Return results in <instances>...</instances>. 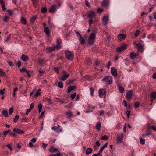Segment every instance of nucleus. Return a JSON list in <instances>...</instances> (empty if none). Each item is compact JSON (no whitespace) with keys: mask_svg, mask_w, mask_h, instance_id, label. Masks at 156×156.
Listing matches in <instances>:
<instances>
[{"mask_svg":"<svg viewBox=\"0 0 156 156\" xmlns=\"http://www.w3.org/2000/svg\"><path fill=\"white\" fill-rule=\"evenodd\" d=\"M56 45L53 47H48L46 49L47 52L51 53L54 51L55 49H59L61 48V40L57 39L56 40Z\"/></svg>","mask_w":156,"mask_h":156,"instance_id":"nucleus-1","label":"nucleus"},{"mask_svg":"<svg viewBox=\"0 0 156 156\" xmlns=\"http://www.w3.org/2000/svg\"><path fill=\"white\" fill-rule=\"evenodd\" d=\"M96 15V14L95 12L93 11H90L88 12L87 14V17L90 18L89 22L90 26H91V24L93 23V18H94Z\"/></svg>","mask_w":156,"mask_h":156,"instance_id":"nucleus-2","label":"nucleus"},{"mask_svg":"<svg viewBox=\"0 0 156 156\" xmlns=\"http://www.w3.org/2000/svg\"><path fill=\"white\" fill-rule=\"evenodd\" d=\"M96 34L94 32L92 33L89 37V44L90 45H93L95 41Z\"/></svg>","mask_w":156,"mask_h":156,"instance_id":"nucleus-3","label":"nucleus"},{"mask_svg":"<svg viewBox=\"0 0 156 156\" xmlns=\"http://www.w3.org/2000/svg\"><path fill=\"white\" fill-rule=\"evenodd\" d=\"M65 56L66 58L70 60H72L73 58V53L72 52H70L68 50L65 51Z\"/></svg>","mask_w":156,"mask_h":156,"instance_id":"nucleus-4","label":"nucleus"},{"mask_svg":"<svg viewBox=\"0 0 156 156\" xmlns=\"http://www.w3.org/2000/svg\"><path fill=\"white\" fill-rule=\"evenodd\" d=\"M106 90L105 89H100L99 90V96L101 98H105L106 96Z\"/></svg>","mask_w":156,"mask_h":156,"instance_id":"nucleus-5","label":"nucleus"},{"mask_svg":"<svg viewBox=\"0 0 156 156\" xmlns=\"http://www.w3.org/2000/svg\"><path fill=\"white\" fill-rule=\"evenodd\" d=\"M127 45L125 44H121L120 47L117 48V51L118 52H121L126 49Z\"/></svg>","mask_w":156,"mask_h":156,"instance_id":"nucleus-6","label":"nucleus"},{"mask_svg":"<svg viewBox=\"0 0 156 156\" xmlns=\"http://www.w3.org/2000/svg\"><path fill=\"white\" fill-rule=\"evenodd\" d=\"M109 17L108 15L104 16L102 19V23L104 26H106L108 24V22L109 20Z\"/></svg>","mask_w":156,"mask_h":156,"instance_id":"nucleus-7","label":"nucleus"},{"mask_svg":"<svg viewBox=\"0 0 156 156\" xmlns=\"http://www.w3.org/2000/svg\"><path fill=\"white\" fill-rule=\"evenodd\" d=\"M60 127L61 126L58 125L57 126H55L52 127L51 129L54 131L59 133L62 131V129Z\"/></svg>","mask_w":156,"mask_h":156,"instance_id":"nucleus-8","label":"nucleus"},{"mask_svg":"<svg viewBox=\"0 0 156 156\" xmlns=\"http://www.w3.org/2000/svg\"><path fill=\"white\" fill-rule=\"evenodd\" d=\"M136 47L137 48L138 51L142 52L143 51L144 46L141 43H138L136 45Z\"/></svg>","mask_w":156,"mask_h":156,"instance_id":"nucleus-9","label":"nucleus"},{"mask_svg":"<svg viewBox=\"0 0 156 156\" xmlns=\"http://www.w3.org/2000/svg\"><path fill=\"white\" fill-rule=\"evenodd\" d=\"M133 91L131 90H129L126 93V97L127 99L130 101L131 100L132 97V93Z\"/></svg>","mask_w":156,"mask_h":156,"instance_id":"nucleus-10","label":"nucleus"},{"mask_svg":"<svg viewBox=\"0 0 156 156\" xmlns=\"http://www.w3.org/2000/svg\"><path fill=\"white\" fill-rule=\"evenodd\" d=\"M13 131L16 133L21 135L23 134L24 133V131L17 128H14L13 129Z\"/></svg>","mask_w":156,"mask_h":156,"instance_id":"nucleus-11","label":"nucleus"},{"mask_svg":"<svg viewBox=\"0 0 156 156\" xmlns=\"http://www.w3.org/2000/svg\"><path fill=\"white\" fill-rule=\"evenodd\" d=\"M124 137L123 133H121L120 135H119L117 139V141L118 143H119L122 142Z\"/></svg>","mask_w":156,"mask_h":156,"instance_id":"nucleus-12","label":"nucleus"},{"mask_svg":"<svg viewBox=\"0 0 156 156\" xmlns=\"http://www.w3.org/2000/svg\"><path fill=\"white\" fill-rule=\"evenodd\" d=\"M56 6L55 5H52L50 6L49 9V12L50 13H53L56 11Z\"/></svg>","mask_w":156,"mask_h":156,"instance_id":"nucleus-13","label":"nucleus"},{"mask_svg":"<svg viewBox=\"0 0 156 156\" xmlns=\"http://www.w3.org/2000/svg\"><path fill=\"white\" fill-rule=\"evenodd\" d=\"M111 74L114 76H116L117 75V69L115 67L111 68Z\"/></svg>","mask_w":156,"mask_h":156,"instance_id":"nucleus-14","label":"nucleus"},{"mask_svg":"<svg viewBox=\"0 0 156 156\" xmlns=\"http://www.w3.org/2000/svg\"><path fill=\"white\" fill-rule=\"evenodd\" d=\"M139 55V54L138 53H135L134 52H131L130 55V57L133 59H135L136 57L138 56Z\"/></svg>","mask_w":156,"mask_h":156,"instance_id":"nucleus-15","label":"nucleus"},{"mask_svg":"<svg viewBox=\"0 0 156 156\" xmlns=\"http://www.w3.org/2000/svg\"><path fill=\"white\" fill-rule=\"evenodd\" d=\"M49 151L51 153H54L58 151V150L56 148H54L53 146H51L49 149Z\"/></svg>","mask_w":156,"mask_h":156,"instance_id":"nucleus-16","label":"nucleus"},{"mask_svg":"<svg viewBox=\"0 0 156 156\" xmlns=\"http://www.w3.org/2000/svg\"><path fill=\"white\" fill-rule=\"evenodd\" d=\"M21 59L23 61L26 62L29 59L28 57L25 55L24 54H23L21 57Z\"/></svg>","mask_w":156,"mask_h":156,"instance_id":"nucleus-17","label":"nucleus"},{"mask_svg":"<svg viewBox=\"0 0 156 156\" xmlns=\"http://www.w3.org/2000/svg\"><path fill=\"white\" fill-rule=\"evenodd\" d=\"M126 36L125 35L123 34H120L118 36V38L119 40H122L125 39Z\"/></svg>","mask_w":156,"mask_h":156,"instance_id":"nucleus-18","label":"nucleus"},{"mask_svg":"<svg viewBox=\"0 0 156 156\" xmlns=\"http://www.w3.org/2000/svg\"><path fill=\"white\" fill-rule=\"evenodd\" d=\"M43 101L45 102H48L49 103V105H51L53 104L51 99L48 97L44 98L43 100Z\"/></svg>","mask_w":156,"mask_h":156,"instance_id":"nucleus-19","label":"nucleus"},{"mask_svg":"<svg viewBox=\"0 0 156 156\" xmlns=\"http://www.w3.org/2000/svg\"><path fill=\"white\" fill-rule=\"evenodd\" d=\"M76 86H69L68 88V93H69L72 91L73 90L76 88Z\"/></svg>","mask_w":156,"mask_h":156,"instance_id":"nucleus-20","label":"nucleus"},{"mask_svg":"<svg viewBox=\"0 0 156 156\" xmlns=\"http://www.w3.org/2000/svg\"><path fill=\"white\" fill-rule=\"evenodd\" d=\"M69 74H67L63 75L62 77L61 78L60 80L62 81H65L67 79V78L69 77Z\"/></svg>","mask_w":156,"mask_h":156,"instance_id":"nucleus-21","label":"nucleus"},{"mask_svg":"<svg viewBox=\"0 0 156 156\" xmlns=\"http://www.w3.org/2000/svg\"><path fill=\"white\" fill-rule=\"evenodd\" d=\"M44 31L47 35L49 36L50 32L49 30L48 27H44Z\"/></svg>","mask_w":156,"mask_h":156,"instance_id":"nucleus-22","label":"nucleus"},{"mask_svg":"<svg viewBox=\"0 0 156 156\" xmlns=\"http://www.w3.org/2000/svg\"><path fill=\"white\" fill-rule=\"evenodd\" d=\"M33 5L35 7H37L38 5V0H32Z\"/></svg>","mask_w":156,"mask_h":156,"instance_id":"nucleus-23","label":"nucleus"},{"mask_svg":"<svg viewBox=\"0 0 156 156\" xmlns=\"http://www.w3.org/2000/svg\"><path fill=\"white\" fill-rule=\"evenodd\" d=\"M93 150L91 148H88L86 151V155H88L90 154L92 152Z\"/></svg>","mask_w":156,"mask_h":156,"instance_id":"nucleus-24","label":"nucleus"},{"mask_svg":"<svg viewBox=\"0 0 156 156\" xmlns=\"http://www.w3.org/2000/svg\"><path fill=\"white\" fill-rule=\"evenodd\" d=\"M2 113L4 116L6 117L8 116V112L7 110H4L2 111Z\"/></svg>","mask_w":156,"mask_h":156,"instance_id":"nucleus-25","label":"nucleus"},{"mask_svg":"<svg viewBox=\"0 0 156 156\" xmlns=\"http://www.w3.org/2000/svg\"><path fill=\"white\" fill-rule=\"evenodd\" d=\"M79 39L80 41L81 44H83L85 43V40L81 36L79 37Z\"/></svg>","mask_w":156,"mask_h":156,"instance_id":"nucleus-26","label":"nucleus"},{"mask_svg":"<svg viewBox=\"0 0 156 156\" xmlns=\"http://www.w3.org/2000/svg\"><path fill=\"white\" fill-rule=\"evenodd\" d=\"M119 90L120 92L121 93H123L124 92V88L120 85H118Z\"/></svg>","mask_w":156,"mask_h":156,"instance_id":"nucleus-27","label":"nucleus"},{"mask_svg":"<svg viewBox=\"0 0 156 156\" xmlns=\"http://www.w3.org/2000/svg\"><path fill=\"white\" fill-rule=\"evenodd\" d=\"M0 76H6V75L5 72L3 71V70L1 69H0Z\"/></svg>","mask_w":156,"mask_h":156,"instance_id":"nucleus-28","label":"nucleus"},{"mask_svg":"<svg viewBox=\"0 0 156 156\" xmlns=\"http://www.w3.org/2000/svg\"><path fill=\"white\" fill-rule=\"evenodd\" d=\"M40 91H41V89H39L37 92L36 93V94L34 95L33 97L34 98H36L37 97L38 95H40Z\"/></svg>","mask_w":156,"mask_h":156,"instance_id":"nucleus-29","label":"nucleus"},{"mask_svg":"<svg viewBox=\"0 0 156 156\" xmlns=\"http://www.w3.org/2000/svg\"><path fill=\"white\" fill-rule=\"evenodd\" d=\"M21 22L24 25L26 24L27 23L26 20L25 18L23 17V16H22L21 18Z\"/></svg>","mask_w":156,"mask_h":156,"instance_id":"nucleus-30","label":"nucleus"},{"mask_svg":"<svg viewBox=\"0 0 156 156\" xmlns=\"http://www.w3.org/2000/svg\"><path fill=\"white\" fill-rule=\"evenodd\" d=\"M66 114L67 116L68 117H71L73 115V114H72V112L70 111L66 112Z\"/></svg>","mask_w":156,"mask_h":156,"instance_id":"nucleus-31","label":"nucleus"},{"mask_svg":"<svg viewBox=\"0 0 156 156\" xmlns=\"http://www.w3.org/2000/svg\"><path fill=\"white\" fill-rule=\"evenodd\" d=\"M37 63L41 65H43L44 62V60L43 59H38Z\"/></svg>","mask_w":156,"mask_h":156,"instance_id":"nucleus-32","label":"nucleus"},{"mask_svg":"<svg viewBox=\"0 0 156 156\" xmlns=\"http://www.w3.org/2000/svg\"><path fill=\"white\" fill-rule=\"evenodd\" d=\"M47 10V8L46 7H44L41 8V12L42 13H44L46 12Z\"/></svg>","mask_w":156,"mask_h":156,"instance_id":"nucleus-33","label":"nucleus"},{"mask_svg":"<svg viewBox=\"0 0 156 156\" xmlns=\"http://www.w3.org/2000/svg\"><path fill=\"white\" fill-rule=\"evenodd\" d=\"M151 98H156V92H153L150 94Z\"/></svg>","mask_w":156,"mask_h":156,"instance_id":"nucleus-34","label":"nucleus"},{"mask_svg":"<svg viewBox=\"0 0 156 156\" xmlns=\"http://www.w3.org/2000/svg\"><path fill=\"white\" fill-rule=\"evenodd\" d=\"M108 137L107 135H104L102 136L101 138V140H108Z\"/></svg>","mask_w":156,"mask_h":156,"instance_id":"nucleus-35","label":"nucleus"},{"mask_svg":"<svg viewBox=\"0 0 156 156\" xmlns=\"http://www.w3.org/2000/svg\"><path fill=\"white\" fill-rule=\"evenodd\" d=\"M106 82L109 85L111 84L112 82V80L111 77H110L109 79Z\"/></svg>","mask_w":156,"mask_h":156,"instance_id":"nucleus-36","label":"nucleus"},{"mask_svg":"<svg viewBox=\"0 0 156 156\" xmlns=\"http://www.w3.org/2000/svg\"><path fill=\"white\" fill-rule=\"evenodd\" d=\"M101 127V124L100 122L97 124L96 126V129L98 130H100Z\"/></svg>","mask_w":156,"mask_h":156,"instance_id":"nucleus-37","label":"nucleus"},{"mask_svg":"<svg viewBox=\"0 0 156 156\" xmlns=\"http://www.w3.org/2000/svg\"><path fill=\"white\" fill-rule=\"evenodd\" d=\"M103 5L105 6H107L108 5V3L107 0H103Z\"/></svg>","mask_w":156,"mask_h":156,"instance_id":"nucleus-38","label":"nucleus"},{"mask_svg":"<svg viewBox=\"0 0 156 156\" xmlns=\"http://www.w3.org/2000/svg\"><path fill=\"white\" fill-rule=\"evenodd\" d=\"M140 31L139 30H137L136 32L134 33V35L135 37L138 36L140 34Z\"/></svg>","mask_w":156,"mask_h":156,"instance_id":"nucleus-39","label":"nucleus"},{"mask_svg":"<svg viewBox=\"0 0 156 156\" xmlns=\"http://www.w3.org/2000/svg\"><path fill=\"white\" fill-rule=\"evenodd\" d=\"M19 119V116L18 115H16L15 116V117L13 120V121L14 122H16Z\"/></svg>","mask_w":156,"mask_h":156,"instance_id":"nucleus-40","label":"nucleus"},{"mask_svg":"<svg viewBox=\"0 0 156 156\" xmlns=\"http://www.w3.org/2000/svg\"><path fill=\"white\" fill-rule=\"evenodd\" d=\"M90 94L92 96H94V89L93 88V87H91L90 88Z\"/></svg>","mask_w":156,"mask_h":156,"instance_id":"nucleus-41","label":"nucleus"},{"mask_svg":"<svg viewBox=\"0 0 156 156\" xmlns=\"http://www.w3.org/2000/svg\"><path fill=\"white\" fill-rule=\"evenodd\" d=\"M13 108L12 107L9 110V115L12 114L13 112Z\"/></svg>","mask_w":156,"mask_h":156,"instance_id":"nucleus-42","label":"nucleus"},{"mask_svg":"<svg viewBox=\"0 0 156 156\" xmlns=\"http://www.w3.org/2000/svg\"><path fill=\"white\" fill-rule=\"evenodd\" d=\"M140 142L142 144H144L145 143V139H143L141 137L140 138Z\"/></svg>","mask_w":156,"mask_h":156,"instance_id":"nucleus-43","label":"nucleus"},{"mask_svg":"<svg viewBox=\"0 0 156 156\" xmlns=\"http://www.w3.org/2000/svg\"><path fill=\"white\" fill-rule=\"evenodd\" d=\"M109 76H105V77H104L103 79H102V80L103 81H107V80L109 79Z\"/></svg>","mask_w":156,"mask_h":156,"instance_id":"nucleus-44","label":"nucleus"},{"mask_svg":"<svg viewBox=\"0 0 156 156\" xmlns=\"http://www.w3.org/2000/svg\"><path fill=\"white\" fill-rule=\"evenodd\" d=\"M140 106V103L138 101H136L134 103V107L135 108H138Z\"/></svg>","mask_w":156,"mask_h":156,"instance_id":"nucleus-45","label":"nucleus"},{"mask_svg":"<svg viewBox=\"0 0 156 156\" xmlns=\"http://www.w3.org/2000/svg\"><path fill=\"white\" fill-rule=\"evenodd\" d=\"M58 86L60 88H62L63 87V83L61 82H59L58 83Z\"/></svg>","mask_w":156,"mask_h":156,"instance_id":"nucleus-46","label":"nucleus"},{"mask_svg":"<svg viewBox=\"0 0 156 156\" xmlns=\"http://www.w3.org/2000/svg\"><path fill=\"white\" fill-rule=\"evenodd\" d=\"M37 18L36 16H34L30 19V21L31 22H33L36 20Z\"/></svg>","mask_w":156,"mask_h":156,"instance_id":"nucleus-47","label":"nucleus"},{"mask_svg":"<svg viewBox=\"0 0 156 156\" xmlns=\"http://www.w3.org/2000/svg\"><path fill=\"white\" fill-rule=\"evenodd\" d=\"M42 107V105L41 104H39L38 106V108L39 109V112H40L41 111Z\"/></svg>","mask_w":156,"mask_h":156,"instance_id":"nucleus-48","label":"nucleus"},{"mask_svg":"<svg viewBox=\"0 0 156 156\" xmlns=\"http://www.w3.org/2000/svg\"><path fill=\"white\" fill-rule=\"evenodd\" d=\"M1 6L2 8V10L4 11H5L6 10V9L5 8L4 4L1 5Z\"/></svg>","mask_w":156,"mask_h":156,"instance_id":"nucleus-49","label":"nucleus"},{"mask_svg":"<svg viewBox=\"0 0 156 156\" xmlns=\"http://www.w3.org/2000/svg\"><path fill=\"white\" fill-rule=\"evenodd\" d=\"M25 72H26V73L27 74V75L28 77H31V74H30L31 72H30L27 70Z\"/></svg>","mask_w":156,"mask_h":156,"instance_id":"nucleus-50","label":"nucleus"},{"mask_svg":"<svg viewBox=\"0 0 156 156\" xmlns=\"http://www.w3.org/2000/svg\"><path fill=\"white\" fill-rule=\"evenodd\" d=\"M34 106V103H32L30 105V108L29 109H30L31 110L33 108Z\"/></svg>","mask_w":156,"mask_h":156,"instance_id":"nucleus-51","label":"nucleus"},{"mask_svg":"<svg viewBox=\"0 0 156 156\" xmlns=\"http://www.w3.org/2000/svg\"><path fill=\"white\" fill-rule=\"evenodd\" d=\"M9 19V17L7 16H5L3 18V21L5 22L7 21Z\"/></svg>","mask_w":156,"mask_h":156,"instance_id":"nucleus-52","label":"nucleus"},{"mask_svg":"<svg viewBox=\"0 0 156 156\" xmlns=\"http://www.w3.org/2000/svg\"><path fill=\"white\" fill-rule=\"evenodd\" d=\"M47 146V144H45V143H43L42 144V148L44 149L45 150L46 148V147Z\"/></svg>","mask_w":156,"mask_h":156,"instance_id":"nucleus-53","label":"nucleus"},{"mask_svg":"<svg viewBox=\"0 0 156 156\" xmlns=\"http://www.w3.org/2000/svg\"><path fill=\"white\" fill-rule=\"evenodd\" d=\"M76 93H75L74 94H73L71 95L70 97H71V98L72 99V100H73L74 99V98H75V97L76 96Z\"/></svg>","mask_w":156,"mask_h":156,"instance_id":"nucleus-54","label":"nucleus"},{"mask_svg":"<svg viewBox=\"0 0 156 156\" xmlns=\"http://www.w3.org/2000/svg\"><path fill=\"white\" fill-rule=\"evenodd\" d=\"M9 135L11 136H12L15 137H16L17 136V135H16L15 134L12 133H9Z\"/></svg>","mask_w":156,"mask_h":156,"instance_id":"nucleus-55","label":"nucleus"},{"mask_svg":"<svg viewBox=\"0 0 156 156\" xmlns=\"http://www.w3.org/2000/svg\"><path fill=\"white\" fill-rule=\"evenodd\" d=\"M5 90V89L0 90V94L1 95H3L4 93V91Z\"/></svg>","mask_w":156,"mask_h":156,"instance_id":"nucleus-56","label":"nucleus"},{"mask_svg":"<svg viewBox=\"0 0 156 156\" xmlns=\"http://www.w3.org/2000/svg\"><path fill=\"white\" fill-rule=\"evenodd\" d=\"M108 144V143H106L101 148L103 150L104 149V148L107 147Z\"/></svg>","mask_w":156,"mask_h":156,"instance_id":"nucleus-57","label":"nucleus"},{"mask_svg":"<svg viewBox=\"0 0 156 156\" xmlns=\"http://www.w3.org/2000/svg\"><path fill=\"white\" fill-rule=\"evenodd\" d=\"M85 4L88 7H89L90 6V4L87 0H85Z\"/></svg>","mask_w":156,"mask_h":156,"instance_id":"nucleus-58","label":"nucleus"},{"mask_svg":"<svg viewBox=\"0 0 156 156\" xmlns=\"http://www.w3.org/2000/svg\"><path fill=\"white\" fill-rule=\"evenodd\" d=\"M54 70L55 72H56L57 74H58L59 71V69L58 67H55L54 69Z\"/></svg>","mask_w":156,"mask_h":156,"instance_id":"nucleus-59","label":"nucleus"},{"mask_svg":"<svg viewBox=\"0 0 156 156\" xmlns=\"http://www.w3.org/2000/svg\"><path fill=\"white\" fill-rule=\"evenodd\" d=\"M27 70L26 68H23L20 69V71L21 72H26Z\"/></svg>","mask_w":156,"mask_h":156,"instance_id":"nucleus-60","label":"nucleus"},{"mask_svg":"<svg viewBox=\"0 0 156 156\" xmlns=\"http://www.w3.org/2000/svg\"><path fill=\"white\" fill-rule=\"evenodd\" d=\"M36 140H36V138H34L31 140L30 141L32 143H34L36 142Z\"/></svg>","mask_w":156,"mask_h":156,"instance_id":"nucleus-61","label":"nucleus"},{"mask_svg":"<svg viewBox=\"0 0 156 156\" xmlns=\"http://www.w3.org/2000/svg\"><path fill=\"white\" fill-rule=\"evenodd\" d=\"M6 146L7 147H8L9 148L10 150H12V148L11 147V145L9 144H8Z\"/></svg>","mask_w":156,"mask_h":156,"instance_id":"nucleus-62","label":"nucleus"},{"mask_svg":"<svg viewBox=\"0 0 156 156\" xmlns=\"http://www.w3.org/2000/svg\"><path fill=\"white\" fill-rule=\"evenodd\" d=\"M7 12L8 14L9 15L11 16L12 15V12L11 10L9 9L7 11Z\"/></svg>","mask_w":156,"mask_h":156,"instance_id":"nucleus-63","label":"nucleus"},{"mask_svg":"<svg viewBox=\"0 0 156 156\" xmlns=\"http://www.w3.org/2000/svg\"><path fill=\"white\" fill-rule=\"evenodd\" d=\"M92 156H102V154H101L98 153L97 154H94Z\"/></svg>","mask_w":156,"mask_h":156,"instance_id":"nucleus-64","label":"nucleus"}]
</instances>
